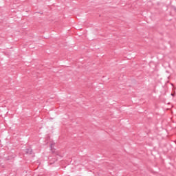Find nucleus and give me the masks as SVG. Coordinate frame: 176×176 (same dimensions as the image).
I'll return each mask as SVG.
<instances>
[{"label":"nucleus","mask_w":176,"mask_h":176,"mask_svg":"<svg viewBox=\"0 0 176 176\" xmlns=\"http://www.w3.org/2000/svg\"><path fill=\"white\" fill-rule=\"evenodd\" d=\"M171 96H174V94H171Z\"/></svg>","instance_id":"nucleus-3"},{"label":"nucleus","mask_w":176,"mask_h":176,"mask_svg":"<svg viewBox=\"0 0 176 176\" xmlns=\"http://www.w3.org/2000/svg\"><path fill=\"white\" fill-rule=\"evenodd\" d=\"M25 152L26 155H32V148H26Z\"/></svg>","instance_id":"nucleus-1"},{"label":"nucleus","mask_w":176,"mask_h":176,"mask_svg":"<svg viewBox=\"0 0 176 176\" xmlns=\"http://www.w3.org/2000/svg\"><path fill=\"white\" fill-rule=\"evenodd\" d=\"M16 157V154H12V155H10L8 158V160H10V159H14Z\"/></svg>","instance_id":"nucleus-2"}]
</instances>
